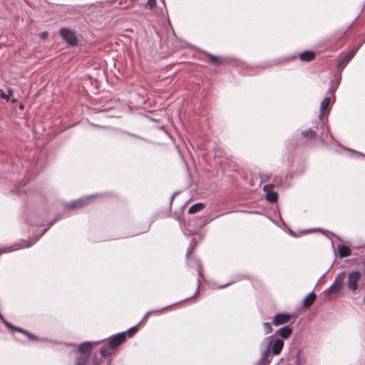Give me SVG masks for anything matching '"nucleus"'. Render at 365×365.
Segmentation results:
<instances>
[{"label": "nucleus", "mask_w": 365, "mask_h": 365, "mask_svg": "<svg viewBox=\"0 0 365 365\" xmlns=\"http://www.w3.org/2000/svg\"><path fill=\"white\" fill-rule=\"evenodd\" d=\"M126 340V332H120L110 336L106 343L100 349V355L103 358L110 356L113 350L116 349Z\"/></svg>", "instance_id": "obj_1"}, {"label": "nucleus", "mask_w": 365, "mask_h": 365, "mask_svg": "<svg viewBox=\"0 0 365 365\" xmlns=\"http://www.w3.org/2000/svg\"><path fill=\"white\" fill-rule=\"evenodd\" d=\"M346 277V272H341L339 273L335 279L332 284L327 289L323 292V294L326 296L339 293L344 284V281Z\"/></svg>", "instance_id": "obj_2"}, {"label": "nucleus", "mask_w": 365, "mask_h": 365, "mask_svg": "<svg viewBox=\"0 0 365 365\" xmlns=\"http://www.w3.org/2000/svg\"><path fill=\"white\" fill-rule=\"evenodd\" d=\"M59 34L61 38L66 42L70 46H76L78 44V40L75 32L66 27L60 29Z\"/></svg>", "instance_id": "obj_3"}, {"label": "nucleus", "mask_w": 365, "mask_h": 365, "mask_svg": "<svg viewBox=\"0 0 365 365\" xmlns=\"http://www.w3.org/2000/svg\"><path fill=\"white\" fill-rule=\"evenodd\" d=\"M268 341L267 346L270 347L274 355H279L284 346V341L282 339L274 338V336H269L266 338Z\"/></svg>", "instance_id": "obj_4"}, {"label": "nucleus", "mask_w": 365, "mask_h": 365, "mask_svg": "<svg viewBox=\"0 0 365 365\" xmlns=\"http://www.w3.org/2000/svg\"><path fill=\"white\" fill-rule=\"evenodd\" d=\"M361 277L359 271H354L349 274L347 287L350 291L355 292L358 289V281Z\"/></svg>", "instance_id": "obj_5"}, {"label": "nucleus", "mask_w": 365, "mask_h": 365, "mask_svg": "<svg viewBox=\"0 0 365 365\" xmlns=\"http://www.w3.org/2000/svg\"><path fill=\"white\" fill-rule=\"evenodd\" d=\"M100 343V341L97 342H91V341H86L82 344H80L78 345V355L81 356H86L88 357L90 356L91 352V348L93 344H97Z\"/></svg>", "instance_id": "obj_6"}, {"label": "nucleus", "mask_w": 365, "mask_h": 365, "mask_svg": "<svg viewBox=\"0 0 365 365\" xmlns=\"http://www.w3.org/2000/svg\"><path fill=\"white\" fill-rule=\"evenodd\" d=\"M359 46L354 47L349 53L343 56L338 62V67L344 68L346 64L351 61L354 56L359 49Z\"/></svg>", "instance_id": "obj_7"}, {"label": "nucleus", "mask_w": 365, "mask_h": 365, "mask_svg": "<svg viewBox=\"0 0 365 365\" xmlns=\"http://www.w3.org/2000/svg\"><path fill=\"white\" fill-rule=\"evenodd\" d=\"M292 316L289 313H278L277 314L272 321L275 326L288 323L291 320Z\"/></svg>", "instance_id": "obj_8"}, {"label": "nucleus", "mask_w": 365, "mask_h": 365, "mask_svg": "<svg viewBox=\"0 0 365 365\" xmlns=\"http://www.w3.org/2000/svg\"><path fill=\"white\" fill-rule=\"evenodd\" d=\"M204 53L206 56H207L208 59L207 62L210 64L219 66L225 63V58L221 56H215L208 52H205Z\"/></svg>", "instance_id": "obj_9"}, {"label": "nucleus", "mask_w": 365, "mask_h": 365, "mask_svg": "<svg viewBox=\"0 0 365 365\" xmlns=\"http://www.w3.org/2000/svg\"><path fill=\"white\" fill-rule=\"evenodd\" d=\"M88 199H78L66 204L67 210H73L83 207L87 202Z\"/></svg>", "instance_id": "obj_10"}, {"label": "nucleus", "mask_w": 365, "mask_h": 365, "mask_svg": "<svg viewBox=\"0 0 365 365\" xmlns=\"http://www.w3.org/2000/svg\"><path fill=\"white\" fill-rule=\"evenodd\" d=\"M330 102H331V97L330 96H327V97L324 98L323 99V101L321 102L320 110H320V113H319V118H322V117L324 116L325 113L327 110H330V108H329Z\"/></svg>", "instance_id": "obj_11"}, {"label": "nucleus", "mask_w": 365, "mask_h": 365, "mask_svg": "<svg viewBox=\"0 0 365 365\" xmlns=\"http://www.w3.org/2000/svg\"><path fill=\"white\" fill-rule=\"evenodd\" d=\"M270 352V347H267L265 350H264L262 354L260 359L257 361V365H269L271 363V360L269 359Z\"/></svg>", "instance_id": "obj_12"}, {"label": "nucleus", "mask_w": 365, "mask_h": 365, "mask_svg": "<svg viewBox=\"0 0 365 365\" xmlns=\"http://www.w3.org/2000/svg\"><path fill=\"white\" fill-rule=\"evenodd\" d=\"M292 327L290 325H286L276 331V334H279L282 339H288L292 333Z\"/></svg>", "instance_id": "obj_13"}, {"label": "nucleus", "mask_w": 365, "mask_h": 365, "mask_svg": "<svg viewBox=\"0 0 365 365\" xmlns=\"http://www.w3.org/2000/svg\"><path fill=\"white\" fill-rule=\"evenodd\" d=\"M31 244L21 245L20 243L15 244L10 247L0 248V255L3 253L15 251L24 247H29Z\"/></svg>", "instance_id": "obj_14"}, {"label": "nucleus", "mask_w": 365, "mask_h": 365, "mask_svg": "<svg viewBox=\"0 0 365 365\" xmlns=\"http://www.w3.org/2000/svg\"><path fill=\"white\" fill-rule=\"evenodd\" d=\"M315 57H316L315 53L314 51H309V50L304 51L302 52L299 55L300 60L304 62L312 61L314 60Z\"/></svg>", "instance_id": "obj_15"}, {"label": "nucleus", "mask_w": 365, "mask_h": 365, "mask_svg": "<svg viewBox=\"0 0 365 365\" xmlns=\"http://www.w3.org/2000/svg\"><path fill=\"white\" fill-rule=\"evenodd\" d=\"M316 297H317L316 294L314 293V291H312L304 299L303 307L305 308H308V307H311L314 304V302L316 299Z\"/></svg>", "instance_id": "obj_16"}, {"label": "nucleus", "mask_w": 365, "mask_h": 365, "mask_svg": "<svg viewBox=\"0 0 365 365\" xmlns=\"http://www.w3.org/2000/svg\"><path fill=\"white\" fill-rule=\"evenodd\" d=\"M337 248L339 252V256L340 258L349 257L351 254V249L347 245L341 244L338 245Z\"/></svg>", "instance_id": "obj_17"}, {"label": "nucleus", "mask_w": 365, "mask_h": 365, "mask_svg": "<svg viewBox=\"0 0 365 365\" xmlns=\"http://www.w3.org/2000/svg\"><path fill=\"white\" fill-rule=\"evenodd\" d=\"M339 85V81L335 80L330 81L329 87L328 89V94H329L330 97L334 96V98H335V92L337 90Z\"/></svg>", "instance_id": "obj_18"}, {"label": "nucleus", "mask_w": 365, "mask_h": 365, "mask_svg": "<svg viewBox=\"0 0 365 365\" xmlns=\"http://www.w3.org/2000/svg\"><path fill=\"white\" fill-rule=\"evenodd\" d=\"M205 208V204L202 202H197L193 204L189 209H188V213L189 214H193L196 213L197 212L201 211Z\"/></svg>", "instance_id": "obj_19"}, {"label": "nucleus", "mask_w": 365, "mask_h": 365, "mask_svg": "<svg viewBox=\"0 0 365 365\" xmlns=\"http://www.w3.org/2000/svg\"><path fill=\"white\" fill-rule=\"evenodd\" d=\"M351 24H350L346 29H339V31H336V32H334L333 34V40L335 41V40H339L340 38H341L347 32V31L351 28Z\"/></svg>", "instance_id": "obj_20"}, {"label": "nucleus", "mask_w": 365, "mask_h": 365, "mask_svg": "<svg viewBox=\"0 0 365 365\" xmlns=\"http://www.w3.org/2000/svg\"><path fill=\"white\" fill-rule=\"evenodd\" d=\"M197 246V241L195 237H192L190 240L188 248L186 251V257H189L195 251Z\"/></svg>", "instance_id": "obj_21"}, {"label": "nucleus", "mask_w": 365, "mask_h": 365, "mask_svg": "<svg viewBox=\"0 0 365 365\" xmlns=\"http://www.w3.org/2000/svg\"><path fill=\"white\" fill-rule=\"evenodd\" d=\"M303 138L314 139L317 137V133L311 128L304 130L302 132Z\"/></svg>", "instance_id": "obj_22"}, {"label": "nucleus", "mask_w": 365, "mask_h": 365, "mask_svg": "<svg viewBox=\"0 0 365 365\" xmlns=\"http://www.w3.org/2000/svg\"><path fill=\"white\" fill-rule=\"evenodd\" d=\"M278 199V195L276 192H268L266 193V200L271 203L276 202Z\"/></svg>", "instance_id": "obj_23"}, {"label": "nucleus", "mask_w": 365, "mask_h": 365, "mask_svg": "<svg viewBox=\"0 0 365 365\" xmlns=\"http://www.w3.org/2000/svg\"><path fill=\"white\" fill-rule=\"evenodd\" d=\"M89 357L86 356L78 355L76 359V365H86Z\"/></svg>", "instance_id": "obj_24"}, {"label": "nucleus", "mask_w": 365, "mask_h": 365, "mask_svg": "<svg viewBox=\"0 0 365 365\" xmlns=\"http://www.w3.org/2000/svg\"><path fill=\"white\" fill-rule=\"evenodd\" d=\"M140 324V322H139L138 324L132 327L129 329H128L126 332V336H128L129 337H132L134 336L136 332L138 331V327Z\"/></svg>", "instance_id": "obj_25"}, {"label": "nucleus", "mask_w": 365, "mask_h": 365, "mask_svg": "<svg viewBox=\"0 0 365 365\" xmlns=\"http://www.w3.org/2000/svg\"><path fill=\"white\" fill-rule=\"evenodd\" d=\"M48 227H46V228L43 229V230L41 231V234H40V235L36 237V239L35 240H34V241H32V242H28V241H26V240H22V241L21 242V243H20V244H21V245L31 244V245H30V247H31V245H34V243H35V242H36V241H37V240H38V239H39L42 235H43L46 233V232L48 230Z\"/></svg>", "instance_id": "obj_26"}, {"label": "nucleus", "mask_w": 365, "mask_h": 365, "mask_svg": "<svg viewBox=\"0 0 365 365\" xmlns=\"http://www.w3.org/2000/svg\"><path fill=\"white\" fill-rule=\"evenodd\" d=\"M263 327H264L265 334H269V333L272 332V327L271 323H269V322H264L263 324Z\"/></svg>", "instance_id": "obj_27"}, {"label": "nucleus", "mask_w": 365, "mask_h": 365, "mask_svg": "<svg viewBox=\"0 0 365 365\" xmlns=\"http://www.w3.org/2000/svg\"><path fill=\"white\" fill-rule=\"evenodd\" d=\"M147 6L150 10L155 9L156 6V0H148Z\"/></svg>", "instance_id": "obj_28"}, {"label": "nucleus", "mask_w": 365, "mask_h": 365, "mask_svg": "<svg viewBox=\"0 0 365 365\" xmlns=\"http://www.w3.org/2000/svg\"><path fill=\"white\" fill-rule=\"evenodd\" d=\"M274 187V185L273 184H267L264 186L263 190L267 193L268 192H271Z\"/></svg>", "instance_id": "obj_29"}, {"label": "nucleus", "mask_w": 365, "mask_h": 365, "mask_svg": "<svg viewBox=\"0 0 365 365\" xmlns=\"http://www.w3.org/2000/svg\"><path fill=\"white\" fill-rule=\"evenodd\" d=\"M197 274H198L197 288V290H196L195 294H197V293L198 292L199 287H200V282H201V279H202V278H203V274H202V272H197Z\"/></svg>", "instance_id": "obj_30"}, {"label": "nucleus", "mask_w": 365, "mask_h": 365, "mask_svg": "<svg viewBox=\"0 0 365 365\" xmlns=\"http://www.w3.org/2000/svg\"><path fill=\"white\" fill-rule=\"evenodd\" d=\"M30 340H37L38 337L33 334L32 333L29 332V331H26L25 334Z\"/></svg>", "instance_id": "obj_31"}, {"label": "nucleus", "mask_w": 365, "mask_h": 365, "mask_svg": "<svg viewBox=\"0 0 365 365\" xmlns=\"http://www.w3.org/2000/svg\"><path fill=\"white\" fill-rule=\"evenodd\" d=\"M173 216L179 222H181L182 220V218L181 217V212H175L173 214Z\"/></svg>", "instance_id": "obj_32"}, {"label": "nucleus", "mask_w": 365, "mask_h": 365, "mask_svg": "<svg viewBox=\"0 0 365 365\" xmlns=\"http://www.w3.org/2000/svg\"><path fill=\"white\" fill-rule=\"evenodd\" d=\"M14 331L22 333L24 334H26V333L27 331V330H25V329H24L22 328H20L19 327H15V328H14Z\"/></svg>", "instance_id": "obj_33"}, {"label": "nucleus", "mask_w": 365, "mask_h": 365, "mask_svg": "<svg viewBox=\"0 0 365 365\" xmlns=\"http://www.w3.org/2000/svg\"><path fill=\"white\" fill-rule=\"evenodd\" d=\"M179 194V192H175L170 198V207H171L174 197Z\"/></svg>", "instance_id": "obj_34"}, {"label": "nucleus", "mask_w": 365, "mask_h": 365, "mask_svg": "<svg viewBox=\"0 0 365 365\" xmlns=\"http://www.w3.org/2000/svg\"><path fill=\"white\" fill-rule=\"evenodd\" d=\"M4 324L6 325V327L12 330H14V328H15L16 327L8 322H4Z\"/></svg>", "instance_id": "obj_35"}, {"label": "nucleus", "mask_w": 365, "mask_h": 365, "mask_svg": "<svg viewBox=\"0 0 365 365\" xmlns=\"http://www.w3.org/2000/svg\"><path fill=\"white\" fill-rule=\"evenodd\" d=\"M101 361L100 359L94 358L93 359V365H101Z\"/></svg>", "instance_id": "obj_36"}, {"label": "nucleus", "mask_w": 365, "mask_h": 365, "mask_svg": "<svg viewBox=\"0 0 365 365\" xmlns=\"http://www.w3.org/2000/svg\"><path fill=\"white\" fill-rule=\"evenodd\" d=\"M0 97L2 99H6L7 98V96L6 95V93L1 89H0Z\"/></svg>", "instance_id": "obj_37"}, {"label": "nucleus", "mask_w": 365, "mask_h": 365, "mask_svg": "<svg viewBox=\"0 0 365 365\" xmlns=\"http://www.w3.org/2000/svg\"><path fill=\"white\" fill-rule=\"evenodd\" d=\"M197 272H202V265L200 262L197 264Z\"/></svg>", "instance_id": "obj_38"}, {"label": "nucleus", "mask_w": 365, "mask_h": 365, "mask_svg": "<svg viewBox=\"0 0 365 365\" xmlns=\"http://www.w3.org/2000/svg\"><path fill=\"white\" fill-rule=\"evenodd\" d=\"M57 220H58V218H55V219H53V220L50 221V222H48V227H50L51 226H52V225L55 223V222H56V221H57Z\"/></svg>", "instance_id": "obj_39"}, {"label": "nucleus", "mask_w": 365, "mask_h": 365, "mask_svg": "<svg viewBox=\"0 0 365 365\" xmlns=\"http://www.w3.org/2000/svg\"><path fill=\"white\" fill-rule=\"evenodd\" d=\"M232 283V282H228V283H227V284H225L220 285V286L219 287V288H220V289H223V288H225V287H227L228 285L231 284Z\"/></svg>", "instance_id": "obj_40"}, {"label": "nucleus", "mask_w": 365, "mask_h": 365, "mask_svg": "<svg viewBox=\"0 0 365 365\" xmlns=\"http://www.w3.org/2000/svg\"><path fill=\"white\" fill-rule=\"evenodd\" d=\"M212 220V219H210V220H209V219H206V220L204 221V222H203V224L202 225V226H204V225H207V223H209Z\"/></svg>", "instance_id": "obj_41"}, {"label": "nucleus", "mask_w": 365, "mask_h": 365, "mask_svg": "<svg viewBox=\"0 0 365 365\" xmlns=\"http://www.w3.org/2000/svg\"><path fill=\"white\" fill-rule=\"evenodd\" d=\"M47 35H48V33L46 31H44V32L41 33V36L42 37H46V36H47Z\"/></svg>", "instance_id": "obj_42"}, {"label": "nucleus", "mask_w": 365, "mask_h": 365, "mask_svg": "<svg viewBox=\"0 0 365 365\" xmlns=\"http://www.w3.org/2000/svg\"><path fill=\"white\" fill-rule=\"evenodd\" d=\"M148 314H149V313H147V314L145 315V317H143V319H142V321H141V322H140V324H141V323H142L145 319H146V317H147V316H148Z\"/></svg>", "instance_id": "obj_43"}, {"label": "nucleus", "mask_w": 365, "mask_h": 365, "mask_svg": "<svg viewBox=\"0 0 365 365\" xmlns=\"http://www.w3.org/2000/svg\"><path fill=\"white\" fill-rule=\"evenodd\" d=\"M0 317L3 319L2 316H1V314L0 313Z\"/></svg>", "instance_id": "obj_44"}, {"label": "nucleus", "mask_w": 365, "mask_h": 365, "mask_svg": "<svg viewBox=\"0 0 365 365\" xmlns=\"http://www.w3.org/2000/svg\"><path fill=\"white\" fill-rule=\"evenodd\" d=\"M364 156H365V155H364Z\"/></svg>", "instance_id": "obj_45"}]
</instances>
